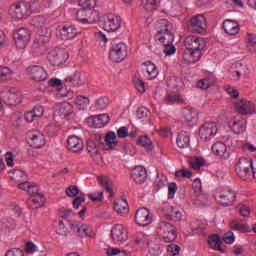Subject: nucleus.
I'll list each match as a JSON object with an SVG mask.
<instances>
[{
	"label": "nucleus",
	"mask_w": 256,
	"mask_h": 256,
	"mask_svg": "<svg viewBox=\"0 0 256 256\" xmlns=\"http://www.w3.org/2000/svg\"><path fill=\"white\" fill-rule=\"evenodd\" d=\"M156 233L164 243H173L177 239V228L167 221L157 224Z\"/></svg>",
	"instance_id": "7ed1b4c3"
},
{
	"label": "nucleus",
	"mask_w": 256,
	"mask_h": 256,
	"mask_svg": "<svg viewBox=\"0 0 256 256\" xmlns=\"http://www.w3.org/2000/svg\"><path fill=\"white\" fill-rule=\"evenodd\" d=\"M70 228L78 237H93V229L87 224L73 221L70 223Z\"/></svg>",
	"instance_id": "dca6fc26"
},
{
	"label": "nucleus",
	"mask_w": 256,
	"mask_h": 256,
	"mask_svg": "<svg viewBox=\"0 0 256 256\" xmlns=\"http://www.w3.org/2000/svg\"><path fill=\"white\" fill-rule=\"evenodd\" d=\"M74 103L84 109L87 107V105H89V98L85 96H77L74 100Z\"/></svg>",
	"instance_id": "052dcab7"
},
{
	"label": "nucleus",
	"mask_w": 256,
	"mask_h": 256,
	"mask_svg": "<svg viewBox=\"0 0 256 256\" xmlns=\"http://www.w3.org/2000/svg\"><path fill=\"white\" fill-rule=\"evenodd\" d=\"M191 143V135L188 132H180L176 138L179 149H187Z\"/></svg>",
	"instance_id": "e433bc0d"
},
{
	"label": "nucleus",
	"mask_w": 256,
	"mask_h": 256,
	"mask_svg": "<svg viewBox=\"0 0 256 256\" xmlns=\"http://www.w3.org/2000/svg\"><path fill=\"white\" fill-rule=\"evenodd\" d=\"M121 17L115 14H108L104 16L103 29L108 33H115L121 29Z\"/></svg>",
	"instance_id": "9b49d317"
},
{
	"label": "nucleus",
	"mask_w": 256,
	"mask_h": 256,
	"mask_svg": "<svg viewBox=\"0 0 256 256\" xmlns=\"http://www.w3.org/2000/svg\"><path fill=\"white\" fill-rule=\"evenodd\" d=\"M131 179L137 185H143L147 181V169L143 166H136L131 171Z\"/></svg>",
	"instance_id": "4be33fe9"
},
{
	"label": "nucleus",
	"mask_w": 256,
	"mask_h": 256,
	"mask_svg": "<svg viewBox=\"0 0 256 256\" xmlns=\"http://www.w3.org/2000/svg\"><path fill=\"white\" fill-rule=\"evenodd\" d=\"M236 210L238 211L239 215H241L242 217H249V215H251V208L243 204H239L236 207Z\"/></svg>",
	"instance_id": "bf43d9fd"
},
{
	"label": "nucleus",
	"mask_w": 256,
	"mask_h": 256,
	"mask_svg": "<svg viewBox=\"0 0 256 256\" xmlns=\"http://www.w3.org/2000/svg\"><path fill=\"white\" fill-rule=\"evenodd\" d=\"M247 49L252 53H256V35L254 33H247Z\"/></svg>",
	"instance_id": "09e8293b"
},
{
	"label": "nucleus",
	"mask_w": 256,
	"mask_h": 256,
	"mask_svg": "<svg viewBox=\"0 0 256 256\" xmlns=\"http://www.w3.org/2000/svg\"><path fill=\"white\" fill-rule=\"evenodd\" d=\"M164 55H175L177 53V48L173 45V43L164 44Z\"/></svg>",
	"instance_id": "0e129e2a"
},
{
	"label": "nucleus",
	"mask_w": 256,
	"mask_h": 256,
	"mask_svg": "<svg viewBox=\"0 0 256 256\" xmlns=\"http://www.w3.org/2000/svg\"><path fill=\"white\" fill-rule=\"evenodd\" d=\"M142 5L146 11H153L157 7V0H142Z\"/></svg>",
	"instance_id": "e2e57ef3"
},
{
	"label": "nucleus",
	"mask_w": 256,
	"mask_h": 256,
	"mask_svg": "<svg viewBox=\"0 0 256 256\" xmlns=\"http://www.w3.org/2000/svg\"><path fill=\"white\" fill-rule=\"evenodd\" d=\"M69 59V54L63 48L54 49L48 53V61L51 65H63Z\"/></svg>",
	"instance_id": "ddd939ff"
},
{
	"label": "nucleus",
	"mask_w": 256,
	"mask_h": 256,
	"mask_svg": "<svg viewBox=\"0 0 256 256\" xmlns=\"http://www.w3.org/2000/svg\"><path fill=\"white\" fill-rule=\"evenodd\" d=\"M235 199H237V194L231 188H220L215 194V200L223 207H231L235 203Z\"/></svg>",
	"instance_id": "39448f33"
},
{
	"label": "nucleus",
	"mask_w": 256,
	"mask_h": 256,
	"mask_svg": "<svg viewBox=\"0 0 256 256\" xmlns=\"http://www.w3.org/2000/svg\"><path fill=\"white\" fill-rule=\"evenodd\" d=\"M165 103L171 104V103H183V98H181L176 93H168L165 97Z\"/></svg>",
	"instance_id": "864d4df0"
},
{
	"label": "nucleus",
	"mask_w": 256,
	"mask_h": 256,
	"mask_svg": "<svg viewBox=\"0 0 256 256\" xmlns=\"http://www.w3.org/2000/svg\"><path fill=\"white\" fill-rule=\"evenodd\" d=\"M63 86V83L61 82V79L59 78H51L48 81V87H56L58 91H61Z\"/></svg>",
	"instance_id": "69168bd1"
},
{
	"label": "nucleus",
	"mask_w": 256,
	"mask_h": 256,
	"mask_svg": "<svg viewBox=\"0 0 256 256\" xmlns=\"http://www.w3.org/2000/svg\"><path fill=\"white\" fill-rule=\"evenodd\" d=\"M182 117L187 125H194L197 119H199V112L192 107H186L182 111Z\"/></svg>",
	"instance_id": "c85d7f7f"
},
{
	"label": "nucleus",
	"mask_w": 256,
	"mask_h": 256,
	"mask_svg": "<svg viewBox=\"0 0 256 256\" xmlns=\"http://www.w3.org/2000/svg\"><path fill=\"white\" fill-rule=\"evenodd\" d=\"M223 140L224 141H216L212 145V153L220 157V159L227 161V159L231 157V152L227 151V147L233 145V139H231V136H224Z\"/></svg>",
	"instance_id": "20e7f679"
},
{
	"label": "nucleus",
	"mask_w": 256,
	"mask_h": 256,
	"mask_svg": "<svg viewBox=\"0 0 256 256\" xmlns=\"http://www.w3.org/2000/svg\"><path fill=\"white\" fill-rule=\"evenodd\" d=\"M13 179H15L17 183H23L27 181V173H25L23 170H16L13 173Z\"/></svg>",
	"instance_id": "5fc2aeb1"
},
{
	"label": "nucleus",
	"mask_w": 256,
	"mask_h": 256,
	"mask_svg": "<svg viewBox=\"0 0 256 256\" xmlns=\"http://www.w3.org/2000/svg\"><path fill=\"white\" fill-rule=\"evenodd\" d=\"M86 149L90 157L97 165L103 163V156L101 155V152H99V148H97V144L94 141H87Z\"/></svg>",
	"instance_id": "b1692460"
},
{
	"label": "nucleus",
	"mask_w": 256,
	"mask_h": 256,
	"mask_svg": "<svg viewBox=\"0 0 256 256\" xmlns=\"http://www.w3.org/2000/svg\"><path fill=\"white\" fill-rule=\"evenodd\" d=\"M27 5L29 6L30 14L40 13V11L43 9V6H41V2H39L38 0L27 2Z\"/></svg>",
	"instance_id": "603ef678"
},
{
	"label": "nucleus",
	"mask_w": 256,
	"mask_h": 256,
	"mask_svg": "<svg viewBox=\"0 0 256 256\" xmlns=\"http://www.w3.org/2000/svg\"><path fill=\"white\" fill-rule=\"evenodd\" d=\"M127 237V230H125V226H123V224H116L112 228L111 238L116 245H121V243H125Z\"/></svg>",
	"instance_id": "f3484780"
},
{
	"label": "nucleus",
	"mask_w": 256,
	"mask_h": 256,
	"mask_svg": "<svg viewBox=\"0 0 256 256\" xmlns=\"http://www.w3.org/2000/svg\"><path fill=\"white\" fill-rule=\"evenodd\" d=\"M217 83V78L215 76L210 75L202 80H199L197 82V87L199 89H209V87H213Z\"/></svg>",
	"instance_id": "ea45409f"
},
{
	"label": "nucleus",
	"mask_w": 256,
	"mask_h": 256,
	"mask_svg": "<svg viewBox=\"0 0 256 256\" xmlns=\"http://www.w3.org/2000/svg\"><path fill=\"white\" fill-rule=\"evenodd\" d=\"M217 123L208 121L199 128V136L202 141H211L217 135Z\"/></svg>",
	"instance_id": "9d476101"
},
{
	"label": "nucleus",
	"mask_w": 256,
	"mask_h": 256,
	"mask_svg": "<svg viewBox=\"0 0 256 256\" xmlns=\"http://www.w3.org/2000/svg\"><path fill=\"white\" fill-rule=\"evenodd\" d=\"M100 145H104L103 149L109 151V149H115L117 147V135L115 132H108L104 138H99Z\"/></svg>",
	"instance_id": "393cba45"
},
{
	"label": "nucleus",
	"mask_w": 256,
	"mask_h": 256,
	"mask_svg": "<svg viewBox=\"0 0 256 256\" xmlns=\"http://www.w3.org/2000/svg\"><path fill=\"white\" fill-rule=\"evenodd\" d=\"M66 83H72L74 87H81L85 85V80L81 75V72H75L73 76H68L65 78Z\"/></svg>",
	"instance_id": "4c0bfd02"
},
{
	"label": "nucleus",
	"mask_w": 256,
	"mask_h": 256,
	"mask_svg": "<svg viewBox=\"0 0 256 256\" xmlns=\"http://www.w3.org/2000/svg\"><path fill=\"white\" fill-rule=\"evenodd\" d=\"M88 198L91 199L94 203L95 202H101L103 199H105L104 192L103 191H97V192H92L88 194Z\"/></svg>",
	"instance_id": "4d7b16f0"
},
{
	"label": "nucleus",
	"mask_w": 256,
	"mask_h": 256,
	"mask_svg": "<svg viewBox=\"0 0 256 256\" xmlns=\"http://www.w3.org/2000/svg\"><path fill=\"white\" fill-rule=\"evenodd\" d=\"M114 211L121 217H125L129 213V203L126 199L118 198L114 201Z\"/></svg>",
	"instance_id": "7c9ffc66"
},
{
	"label": "nucleus",
	"mask_w": 256,
	"mask_h": 256,
	"mask_svg": "<svg viewBox=\"0 0 256 256\" xmlns=\"http://www.w3.org/2000/svg\"><path fill=\"white\" fill-rule=\"evenodd\" d=\"M231 229H233V231L247 232L250 228L249 224L245 223L243 220H233L231 222Z\"/></svg>",
	"instance_id": "a18cd8bd"
},
{
	"label": "nucleus",
	"mask_w": 256,
	"mask_h": 256,
	"mask_svg": "<svg viewBox=\"0 0 256 256\" xmlns=\"http://www.w3.org/2000/svg\"><path fill=\"white\" fill-rule=\"evenodd\" d=\"M253 160L240 158L235 165V173L240 179H249L252 175Z\"/></svg>",
	"instance_id": "423d86ee"
},
{
	"label": "nucleus",
	"mask_w": 256,
	"mask_h": 256,
	"mask_svg": "<svg viewBox=\"0 0 256 256\" xmlns=\"http://www.w3.org/2000/svg\"><path fill=\"white\" fill-rule=\"evenodd\" d=\"M157 33L154 36L155 41L162 45H167L175 41V34H173V24L167 19H159L156 23Z\"/></svg>",
	"instance_id": "f03ea898"
},
{
	"label": "nucleus",
	"mask_w": 256,
	"mask_h": 256,
	"mask_svg": "<svg viewBox=\"0 0 256 256\" xmlns=\"http://www.w3.org/2000/svg\"><path fill=\"white\" fill-rule=\"evenodd\" d=\"M223 29L227 35L235 36L239 34L241 28L239 27V23L233 20H225L223 22Z\"/></svg>",
	"instance_id": "473e14b6"
},
{
	"label": "nucleus",
	"mask_w": 256,
	"mask_h": 256,
	"mask_svg": "<svg viewBox=\"0 0 256 256\" xmlns=\"http://www.w3.org/2000/svg\"><path fill=\"white\" fill-rule=\"evenodd\" d=\"M44 203H45V196L39 193V190L36 192H32L27 201V205L29 209H39L40 207H43Z\"/></svg>",
	"instance_id": "5701e85b"
},
{
	"label": "nucleus",
	"mask_w": 256,
	"mask_h": 256,
	"mask_svg": "<svg viewBox=\"0 0 256 256\" xmlns=\"http://www.w3.org/2000/svg\"><path fill=\"white\" fill-rule=\"evenodd\" d=\"M9 13L13 19H18V21L27 19L30 15L29 6L27 2H16L10 6Z\"/></svg>",
	"instance_id": "0eeeda50"
},
{
	"label": "nucleus",
	"mask_w": 256,
	"mask_h": 256,
	"mask_svg": "<svg viewBox=\"0 0 256 256\" xmlns=\"http://www.w3.org/2000/svg\"><path fill=\"white\" fill-rule=\"evenodd\" d=\"M135 88L139 93H145V82L139 77L133 78Z\"/></svg>",
	"instance_id": "6e6d98bb"
},
{
	"label": "nucleus",
	"mask_w": 256,
	"mask_h": 256,
	"mask_svg": "<svg viewBox=\"0 0 256 256\" xmlns=\"http://www.w3.org/2000/svg\"><path fill=\"white\" fill-rule=\"evenodd\" d=\"M190 227L193 233H196L197 235H201V233H203V226L199 220L192 221Z\"/></svg>",
	"instance_id": "13d9d810"
},
{
	"label": "nucleus",
	"mask_w": 256,
	"mask_h": 256,
	"mask_svg": "<svg viewBox=\"0 0 256 256\" xmlns=\"http://www.w3.org/2000/svg\"><path fill=\"white\" fill-rule=\"evenodd\" d=\"M229 129L235 135H241L244 131H247V120L240 118H232L228 121Z\"/></svg>",
	"instance_id": "6ab92c4d"
},
{
	"label": "nucleus",
	"mask_w": 256,
	"mask_h": 256,
	"mask_svg": "<svg viewBox=\"0 0 256 256\" xmlns=\"http://www.w3.org/2000/svg\"><path fill=\"white\" fill-rule=\"evenodd\" d=\"M45 23H47V20L43 16H35L31 21V25L34 27H43Z\"/></svg>",
	"instance_id": "680f3d73"
},
{
	"label": "nucleus",
	"mask_w": 256,
	"mask_h": 256,
	"mask_svg": "<svg viewBox=\"0 0 256 256\" xmlns=\"http://www.w3.org/2000/svg\"><path fill=\"white\" fill-rule=\"evenodd\" d=\"M208 245L211 249L215 251H221L223 253V249L221 248V237L217 234H212L208 237Z\"/></svg>",
	"instance_id": "58836bf2"
},
{
	"label": "nucleus",
	"mask_w": 256,
	"mask_h": 256,
	"mask_svg": "<svg viewBox=\"0 0 256 256\" xmlns=\"http://www.w3.org/2000/svg\"><path fill=\"white\" fill-rule=\"evenodd\" d=\"M143 73L147 79L151 80L157 78L159 70H157V66L153 62L149 61L144 64Z\"/></svg>",
	"instance_id": "72a5a7b5"
},
{
	"label": "nucleus",
	"mask_w": 256,
	"mask_h": 256,
	"mask_svg": "<svg viewBox=\"0 0 256 256\" xmlns=\"http://www.w3.org/2000/svg\"><path fill=\"white\" fill-rule=\"evenodd\" d=\"M135 245H138L141 248L145 247L146 245L148 246L149 253H151V255H159V246H155V248H153L151 244H149V241L145 239V235L142 233H140L135 240Z\"/></svg>",
	"instance_id": "2f4dec72"
},
{
	"label": "nucleus",
	"mask_w": 256,
	"mask_h": 256,
	"mask_svg": "<svg viewBox=\"0 0 256 256\" xmlns=\"http://www.w3.org/2000/svg\"><path fill=\"white\" fill-rule=\"evenodd\" d=\"M190 167L194 169V171H199L201 167H205V159L202 157H195L190 160Z\"/></svg>",
	"instance_id": "8fccbe9b"
},
{
	"label": "nucleus",
	"mask_w": 256,
	"mask_h": 256,
	"mask_svg": "<svg viewBox=\"0 0 256 256\" xmlns=\"http://www.w3.org/2000/svg\"><path fill=\"white\" fill-rule=\"evenodd\" d=\"M78 5L80 9L93 11L97 7V0H79Z\"/></svg>",
	"instance_id": "49530a36"
},
{
	"label": "nucleus",
	"mask_w": 256,
	"mask_h": 256,
	"mask_svg": "<svg viewBox=\"0 0 256 256\" xmlns=\"http://www.w3.org/2000/svg\"><path fill=\"white\" fill-rule=\"evenodd\" d=\"M56 113L59 117H67L73 113V104L61 102L56 106Z\"/></svg>",
	"instance_id": "f704fd0d"
},
{
	"label": "nucleus",
	"mask_w": 256,
	"mask_h": 256,
	"mask_svg": "<svg viewBox=\"0 0 256 256\" xmlns=\"http://www.w3.org/2000/svg\"><path fill=\"white\" fill-rule=\"evenodd\" d=\"M109 97H100L95 102V107L99 111H103V109H107L109 107Z\"/></svg>",
	"instance_id": "3c124183"
},
{
	"label": "nucleus",
	"mask_w": 256,
	"mask_h": 256,
	"mask_svg": "<svg viewBox=\"0 0 256 256\" xmlns=\"http://www.w3.org/2000/svg\"><path fill=\"white\" fill-rule=\"evenodd\" d=\"M67 147L72 153H79V151H83L85 145L78 136H70L67 140Z\"/></svg>",
	"instance_id": "c756f323"
},
{
	"label": "nucleus",
	"mask_w": 256,
	"mask_h": 256,
	"mask_svg": "<svg viewBox=\"0 0 256 256\" xmlns=\"http://www.w3.org/2000/svg\"><path fill=\"white\" fill-rule=\"evenodd\" d=\"M28 137L29 145L34 149H41L42 147H45V135L40 131H32L29 133Z\"/></svg>",
	"instance_id": "412c9836"
},
{
	"label": "nucleus",
	"mask_w": 256,
	"mask_h": 256,
	"mask_svg": "<svg viewBox=\"0 0 256 256\" xmlns=\"http://www.w3.org/2000/svg\"><path fill=\"white\" fill-rule=\"evenodd\" d=\"M163 212L169 221L179 222L183 219V213L169 204L163 207Z\"/></svg>",
	"instance_id": "a878e982"
},
{
	"label": "nucleus",
	"mask_w": 256,
	"mask_h": 256,
	"mask_svg": "<svg viewBox=\"0 0 256 256\" xmlns=\"http://www.w3.org/2000/svg\"><path fill=\"white\" fill-rule=\"evenodd\" d=\"M76 19L77 21H80V23H83L84 25L87 23H95V21H97V12L80 8L76 12Z\"/></svg>",
	"instance_id": "aec40b11"
},
{
	"label": "nucleus",
	"mask_w": 256,
	"mask_h": 256,
	"mask_svg": "<svg viewBox=\"0 0 256 256\" xmlns=\"http://www.w3.org/2000/svg\"><path fill=\"white\" fill-rule=\"evenodd\" d=\"M78 194H79V187L75 185H71L68 188H66V195L68 197H77Z\"/></svg>",
	"instance_id": "338daca9"
},
{
	"label": "nucleus",
	"mask_w": 256,
	"mask_h": 256,
	"mask_svg": "<svg viewBox=\"0 0 256 256\" xmlns=\"http://www.w3.org/2000/svg\"><path fill=\"white\" fill-rule=\"evenodd\" d=\"M18 187L22 189V191H27L29 195H31V193H37V191H39V187L35 183H31L27 180L18 183Z\"/></svg>",
	"instance_id": "79ce46f5"
},
{
	"label": "nucleus",
	"mask_w": 256,
	"mask_h": 256,
	"mask_svg": "<svg viewBox=\"0 0 256 256\" xmlns=\"http://www.w3.org/2000/svg\"><path fill=\"white\" fill-rule=\"evenodd\" d=\"M12 75H13V71L11 70V68L7 66H0V83L9 81Z\"/></svg>",
	"instance_id": "de8ad7c7"
},
{
	"label": "nucleus",
	"mask_w": 256,
	"mask_h": 256,
	"mask_svg": "<svg viewBox=\"0 0 256 256\" xmlns=\"http://www.w3.org/2000/svg\"><path fill=\"white\" fill-rule=\"evenodd\" d=\"M183 60L192 65L200 61L203 57V51L207 47V41L203 37L190 35L184 40Z\"/></svg>",
	"instance_id": "f257e3e1"
},
{
	"label": "nucleus",
	"mask_w": 256,
	"mask_h": 256,
	"mask_svg": "<svg viewBox=\"0 0 256 256\" xmlns=\"http://www.w3.org/2000/svg\"><path fill=\"white\" fill-rule=\"evenodd\" d=\"M129 50L125 43H118L111 47L109 51V59L114 63H121V61H125Z\"/></svg>",
	"instance_id": "6e6552de"
},
{
	"label": "nucleus",
	"mask_w": 256,
	"mask_h": 256,
	"mask_svg": "<svg viewBox=\"0 0 256 256\" xmlns=\"http://www.w3.org/2000/svg\"><path fill=\"white\" fill-rule=\"evenodd\" d=\"M21 101H23V95L19 90L13 88L6 92L5 102L8 103V105H19Z\"/></svg>",
	"instance_id": "bb28decb"
},
{
	"label": "nucleus",
	"mask_w": 256,
	"mask_h": 256,
	"mask_svg": "<svg viewBox=\"0 0 256 256\" xmlns=\"http://www.w3.org/2000/svg\"><path fill=\"white\" fill-rule=\"evenodd\" d=\"M59 35L63 41H69L77 37V28L74 25L59 27Z\"/></svg>",
	"instance_id": "cd10ccee"
},
{
	"label": "nucleus",
	"mask_w": 256,
	"mask_h": 256,
	"mask_svg": "<svg viewBox=\"0 0 256 256\" xmlns=\"http://www.w3.org/2000/svg\"><path fill=\"white\" fill-rule=\"evenodd\" d=\"M54 229L57 235H61L62 237H67L69 235V228L65 226L62 220L54 222Z\"/></svg>",
	"instance_id": "c03bdc74"
},
{
	"label": "nucleus",
	"mask_w": 256,
	"mask_h": 256,
	"mask_svg": "<svg viewBox=\"0 0 256 256\" xmlns=\"http://www.w3.org/2000/svg\"><path fill=\"white\" fill-rule=\"evenodd\" d=\"M136 117L137 119L142 121V123H148V121H150L151 119V112L149 111V109L142 106L138 108L136 112Z\"/></svg>",
	"instance_id": "37998d69"
},
{
	"label": "nucleus",
	"mask_w": 256,
	"mask_h": 256,
	"mask_svg": "<svg viewBox=\"0 0 256 256\" xmlns=\"http://www.w3.org/2000/svg\"><path fill=\"white\" fill-rule=\"evenodd\" d=\"M207 29V19L203 14L195 15L190 19L189 30L192 33H203Z\"/></svg>",
	"instance_id": "4468645a"
},
{
	"label": "nucleus",
	"mask_w": 256,
	"mask_h": 256,
	"mask_svg": "<svg viewBox=\"0 0 256 256\" xmlns=\"http://www.w3.org/2000/svg\"><path fill=\"white\" fill-rule=\"evenodd\" d=\"M234 107L240 115H251L252 113H255V104L253 102L246 100V99H240L235 104Z\"/></svg>",
	"instance_id": "a211bd4d"
},
{
	"label": "nucleus",
	"mask_w": 256,
	"mask_h": 256,
	"mask_svg": "<svg viewBox=\"0 0 256 256\" xmlns=\"http://www.w3.org/2000/svg\"><path fill=\"white\" fill-rule=\"evenodd\" d=\"M92 125L95 129H103L105 125H108L110 118L109 114H100L91 118Z\"/></svg>",
	"instance_id": "c9c22d12"
},
{
	"label": "nucleus",
	"mask_w": 256,
	"mask_h": 256,
	"mask_svg": "<svg viewBox=\"0 0 256 256\" xmlns=\"http://www.w3.org/2000/svg\"><path fill=\"white\" fill-rule=\"evenodd\" d=\"M30 79L33 81L41 82L46 81L48 74L45 68L40 65H32L26 69Z\"/></svg>",
	"instance_id": "2eb2a0df"
},
{
	"label": "nucleus",
	"mask_w": 256,
	"mask_h": 256,
	"mask_svg": "<svg viewBox=\"0 0 256 256\" xmlns=\"http://www.w3.org/2000/svg\"><path fill=\"white\" fill-rule=\"evenodd\" d=\"M136 145L143 147L146 151H153V141L149 136H140L136 141Z\"/></svg>",
	"instance_id": "a19ab883"
},
{
	"label": "nucleus",
	"mask_w": 256,
	"mask_h": 256,
	"mask_svg": "<svg viewBox=\"0 0 256 256\" xmlns=\"http://www.w3.org/2000/svg\"><path fill=\"white\" fill-rule=\"evenodd\" d=\"M6 256H24V252L19 248H11L6 252Z\"/></svg>",
	"instance_id": "774afa93"
},
{
	"label": "nucleus",
	"mask_w": 256,
	"mask_h": 256,
	"mask_svg": "<svg viewBox=\"0 0 256 256\" xmlns=\"http://www.w3.org/2000/svg\"><path fill=\"white\" fill-rule=\"evenodd\" d=\"M134 221L139 227H147L153 223V214L147 208H139L135 213Z\"/></svg>",
	"instance_id": "f8f14e48"
},
{
	"label": "nucleus",
	"mask_w": 256,
	"mask_h": 256,
	"mask_svg": "<svg viewBox=\"0 0 256 256\" xmlns=\"http://www.w3.org/2000/svg\"><path fill=\"white\" fill-rule=\"evenodd\" d=\"M14 41L17 49H25L31 41V31L27 28H19L14 33Z\"/></svg>",
	"instance_id": "1a4fd4ad"
}]
</instances>
